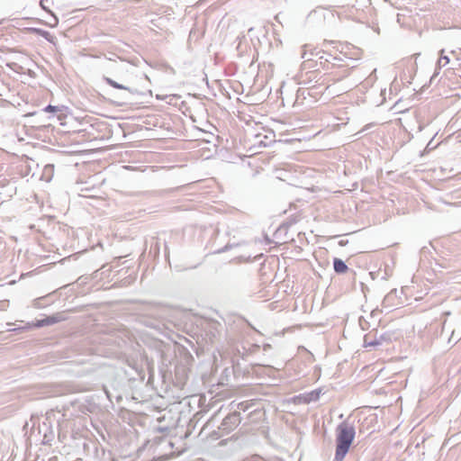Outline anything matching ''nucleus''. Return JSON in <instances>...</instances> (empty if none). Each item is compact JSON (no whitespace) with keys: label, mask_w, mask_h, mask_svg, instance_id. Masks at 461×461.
Returning a JSON list of instances; mask_svg holds the SVG:
<instances>
[{"label":"nucleus","mask_w":461,"mask_h":461,"mask_svg":"<svg viewBox=\"0 0 461 461\" xmlns=\"http://www.w3.org/2000/svg\"><path fill=\"white\" fill-rule=\"evenodd\" d=\"M189 314L182 310L166 305L151 303L140 322L170 339L173 334L185 330Z\"/></svg>","instance_id":"nucleus-1"},{"label":"nucleus","mask_w":461,"mask_h":461,"mask_svg":"<svg viewBox=\"0 0 461 461\" xmlns=\"http://www.w3.org/2000/svg\"><path fill=\"white\" fill-rule=\"evenodd\" d=\"M336 451L334 461H342L355 438V428L347 421L340 422L336 429Z\"/></svg>","instance_id":"nucleus-2"},{"label":"nucleus","mask_w":461,"mask_h":461,"mask_svg":"<svg viewBox=\"0 0 461 461\" xmlns=\"http://www.w3.org/2000/svg\"><path fill=\"white\" fill-rule=\"evenodd\" d=\"M131 387H137L142 384L145 379V370L142 364L137 362L129 363L128 369L124 371Z\"/></svg>","instance_id":"nucleus-3"},{"label":"nucleus","mask_w":461,"mask_h":461,"mask_svg":"<svg viewBox=\"0 0 461 461\" xmlns=\"http://www.w3.org/2000/svg\"><path fill=\"white\" fill-rule=\"evenodd\" d=\"M241 420L242 418L240 413L236 410L226 415L221 425L218 427L219 430L221 431V436L228 435L232 432L240 424Z\"/></svg>","instance_id":"nucleus-4"},{"label":"nucleus","mask_w":461,"mask_h":461,"mask_svg":"<svg viewBox=\"0 0 461 461\" xmlns=\"http://www.w3.org/2000/svg\"><path fill=\"white\" fill-rule=\"evenodd\" d=\"M357 203H337L335 208L336 221H348L357 212Z\"/></svg>","instance_id":"nucleus-5"},{"label":"nucleus","mask_w":461,"mask_h":461,"mask_svg":"<svg viewBox=\"0 0 461 461\" xmlns=\"http://www.w3.org/2000/svg\"><path fill=\"white\" fill-rule=\"evenodd\" d=\"M63 320L64 319L62 318L60 313H56V314L47 316L41 320H36L35 322H32V324L29 323L28 326L14 328V329H13V331H21V330H28L32 327L42 328L45 326L53 325V324L58 323Z\"/></svg>","instance_id":"nucleus-6"},{"label":"nucleus","mask_w":461,"mask_h":461,"mask_svg":"<svg viewBox=\"0 0 461 461\" xmlns=\"http://www.w3.org/2000/svg\"><path fill=\"white\" fill-rule=\"evenodd\" d=\"M303 218V214L301 212L299 211H296L294 213H292L291 215H289V217L286 219L285 221H284L280 226L279 228L276 230V231L275 232V236L278 239L281 238V234L284 232L285 234H286L287 232V230L290 226L297 223L298 221H300Z\"/></svg>","instance_id":"nucleus-7"},{"label":"nucleus","mask_w":461,"mask_h":461,"mask_svg":"<svg viewBox=\"0 0 461 461\" xmlns=\"http://www.w3.org/2000/svg\"><path fill=\"white\" fill-rule=\"evenodd\" d=\"M255 405H256L255 400L244 401V402H240L238 403H236L235 402H232L230 403V407H231L232 411L236 410L240 413V411L246 412V411H249L248 417H249L250 415H252L253 413H255L257 411V409L251 410Z\"/></svg>","instance_id":"nucleus-8"},{"label":"nucleus","mask_w":461,"mask_h":461,"mask_svg":"<svg viewBox=\"0 0 461 461\" xmlns=\"http://www.w3.org/2000/svg\"><path fill=\"white\" fill-rule=\"evenodd\" d=\"M321 392V389H315L309 393L300 394L298 397L302 400L303 403H310L312 402H316L319 400Z\"/></svg>","instance_id":"nucleus-9"},{"label":"nucleus","mask_w":461,"mask_h":461,"mask_svg":"<svg viewBox=\"0 0 461 461\" xmlns=\"http://www.w3.org/2000/svg\"><path fill=\"white\" fill-rule=\"evenodd\" d=\"M333 268L339 275L345 274L348 270V267L345 261L338 258H334L333 259Z\"/></svg>","instance_id":"nucleus-10"},{"label":"nucleus","mask_w":461,"mask_h":461,"mask_svg":"<svg viewBox=\"0 0 461 461\" xmlns=\"http://www.w3.org/2000/svg\"><path fill=\"white\" fill-rule=\"evenodd\" d=\"M124 65L122 60L117 62L116 60H113L112 59H108L104 68L113 72H119L122 70V67Z\"/></svg>","instance_id":"nucleus-11"},{"label":"nucleus","mask_w":461,"mask_h":461,"mask_svg":"<svg viewBox=\"0 0 461 461\" xmlns=\"http://www.w3.org/2000/svg\"><path fill=\"white\" fill-rule=\"evenodd\" d=\"M349 68L343 69L342 71H339L336 73H331L329 77V82L332 81L333 83H336L345 77H347L349 75Z\"/></svg>","instance_id":"nucleus-12"},{"label":"nucleus","mask_w":461,"mask_h":461,"mask_svg":"<svg viewBox=\"0 0 461 461\" xmlns=\"http://www.w3.org/2000/svg\"><path fill=\"white\" fill-rule=\"evenodd\" d=\"M104 80L106 82L107 85H109L110 86H112L113 88L127 90V91H129L131 94L133 93V90L131 89L130 87H128L126 86H123L122 84H119L116 81H114L113 79H112V78H110L108 77H104Z\"/></svg>","instance_id":"nucleus-13"},{"label":"nucleus","mask_w":461,"mask_h":461,"mask_svg":"<svg viewBox=\"0 0 461 461\" xmlns=\"http://www.w3.org/2000/svg\"><path fill=\"white\" fill-rule=\"evenodd\" d=\"M175 372L177 383L179 384H184L187 378V373L185 368L184 366H176Z\"/></svg>","instance_id":"nucleus-14"},{"label":"nucleus","mask_w":461,"mask_h":461,"mask_svg":"<svg viewBox=\"0 0 461 461\" xmlns=\"http://www.w3.org/2000/svg\"><path fill=\"white\" fill-rule=\"evenodd\" d=\"M30 30L32 32H33L34 33H36L37 35L43 37L50 42L52 41V36L50 35V33L49 32L44 31L42 29H39V28H31Z\"/></svg>","instance_id":"nucleus-15"},{"label":"nucleus","mask_w":461,"mask_h":461,"mask_svg":"<svg viewBox=\"0 0 461 461\" xmlns=\"http://www.w3.org/2000/svg\"><path fill=\"white\" fill-rule=\"evenodd\" d=\"M378 345H381V342L380 340H378L377 339H369V336L368 335H365L364 337V347H375V346H378Z\"/></svg>","instance_id":"nucleus-16"},{"label":"nucleus","mask_w":461,"mask_h":461,"mask_svg":"<svg viewBox=\"0 0 461 461\" xmlns=\"http://www.w3.org/2000/svg\"><path fill=\"white\" fill-rule=\"evenodd\" d=\"M449 63V58L446 55H444V50H440V57L438 60V67L443 68L447 66Z\"/></svg>","instance_id":"nucleus-17"},{"label":"nucleus","mask_w":461,"mask_h":461,"mask_svg":"<svg viewBox=\"0 0 461 461\" xmlns=\"http://www.w3.org/2000/svg\"><path fill=\"white\" fill-rule=\"evenodd\" d=\"M53 167V165H47L44 167L43 177H45V179L50 180L51 178Z\"/></svg>","instance_id":"nucleus-18"},{"label":"nucleus","mask_w":461,"mask_h":461,"mask_svg":"<svg viewBox=\"0 0 461 461\" xmlns=\"http://www.w3.org/2000/svg\"><path fill=\"white\" fill-rule=\"evenodd\" d=\"M359 326L363 330H368L370 327L369 322L365 320L363 317L359 318Z\"/></svg>","instance_id":"nucleus-19"},{"label":"nucleus","mask_w":461,"mask_h":461,"mask_svg":"<svg viewBox=\"0 0 461 461\" xmlns=\"http://www.w3.org/2000/svg\"><path fill=\"white\" fill-rule=\"evenodd\" d=\"M234 247V245L232 244H230V243H227L224 247L221 248V249H218L214 251V253L216 254H220V253H223V252H226L228 250H230V249H232Z\"/></svg>","instance_id":"nucleus-20"},{"label":"nucleus","mask_w":461,"mask_h":461,"mask_svg":"<svg viewBox=\"0 0 461 461\" xmlns=\"http://www.w3.org/2000/svg\"><path fill=\"white\" fill-rule=\"evenodd\" d=\"M339 61H341V59L333 57L332 61L330 63L333 67H338V68L348 67V65L340 64Z\"/></svg>","instance_id":"nucleus-21"},{"label":"nucleus","mask_w":461,"mask_h":461,"mask_svg":"<svg viewBox=\"0 0 461 461\" xmlns=\"http://www.w3.org/2000/svg\"><path fill=\"white\" fill-rule=\"evenodd\" d=\"M170 429L171 428L169 426H158L155 429V430L158 432H160V433H167V432H169Z\"/></svg>","instance_id":"nucleus-22"},{"label":"nucleus","mask_w":461,"mask_h":461,"mask_svg":"<svg viewBox=\"0 0 461 461\" xmlns=\"http://www.w3.org/2000/svg\"><path fill=\"white\" fill-rule=\"evenodd\" d=\"M44 112H48V113H55V112H58L59 111V108L58 106H54V105H51V104H49L47 105L44 110Z\"/></svg>","instance_id":"nucleus-23"},{"label":"nucleus","mask_w":461,"mask_h":461,"mask_svg":"<svg viewBox=\"0 0 461 461\" xmlns=\"http://www.w3.org/2000/svg\"><path fill=\"white\" fill-rule=\"evenodd\" d=\"M308 45H303V52H302V59H311V58L308 56Z\"/></svg>","instance_id":"nucleus-24"},{"label":"nucleus","mask_w":461,"mask_h":461,"mask_svg":"<svg viewBox=\"0 0 461 461\" xmlns=\"http://www.w3.org/2000/svg\"><path fill=\"white\" fill-rule=\"evenodd\" d=\"M48 2V0H41L40 1V6L46 12L51 14V11L48 8V6L46 5V3Z\"/></svg>","instance_id":"nucleus-25"},{"label":"nucleus","mask_w":461,"mask_h":461,"mask_svg":"<svg viewBox=\"0 0 461 461\" xmlns=\"http://www.w3.org/2000/svg\"><path fill=\"white\" fill-rule=\"evenodd\" d=\"M258 350H259V346L258 345H257V344L251 345V347L249 348L250 352H256Z\"/></svg>","instance_id":"nucleus-26"},{"label":"nucleus","mask_w":461,"mask_h":461,"mask_svg":"<svg viewBox=\"0 0 461 461\" xmlns=\"http://www.w3.org/2000/svg\"><path fill=\"white\" fill-rule=\"evenodd\" d=\"M395 210L397 211L398 214H405L406 213L404 207H402V208L397 207V208H395Z\"/></svg>","instance_id":"nucleus-27"},{"label":"nucleus","mask_w":461,"mask_h":461,"mask_svg":"<svg viewBox=\"0 0 461 461\" xmlns=\"http://www.w3.org/2000/svg\"><path fill=\"white\" fill-rule=\"evenodd\" d=\"M348 243V240H340L339 241V245L340 247H344V246H346Z\"/></svg>","instance_id":"nucleus-28"},{"label":"nucleus","mask_w":461,"mask_h":461,"mask_svg":"<svg viewBox=\"0 0 461 461\" xmlns=\"http://www.w3.org/2000/svg\"><path fill=\"white\" fill-rule=\"evenodd\" d=\"M271 348H272L271 345L268 344V343H266V344L263 345V350L264 351H267V350L271 349Z\"/></svg>","instance_id":"nucleus-29"},{"label":"nucleus","mask_w":461,"mask_h":461,"mask_svg":"<svg viewBox=\"0 0 461 461\" xmlns=\"http://www.w3.org/2000/svg\"><path fill=\"white\" fill-rule=\"evenodd\" d=\"M387 335L386 334H382L379 339H377L378 340H380V342L382 343L383 340H386L387 339Z\"/></svg>","instance_id":"nucleus-30"},{"label":"nucleus","mask_w":461,"mask_h":461,"mask_svg":"<svg viewBox=\"0 0 461 461\" xmlns=\"http://www.w3.org/2000/svg\"><path fill=\"white\" fill-rule=\"evenodd\" d=\"M104 391H105V394H106L107 398H108L110 401H112V397H113V396H112L111 393H110L108 390H106V389H105Z\"/></svg>","instance_id":"nucleus-31"},{"label":"nucleus","mask_w":461,"mask_h":461,"mask_svg":"<svg viewBox=\"0 0 461 461\" xmlns=\"http://www.w3.org/2000/svg\"><path fill=\"white\" fill-rule=\"evenodd\" d=\"M122 397L121 395L116 396V400H117V402L121 401V400H122Z\"/></svg>","instance_id":"nucleus-32"},{"label":"nucleus","mask_w":461,"mask_h":461,"mask_svg":"<svg viewBox=\"0 0 461 461\" xmlns=\"http://www.w3.org/2000/svg\"><path fill=\"white\" fill-rule=\"evenodd\" d=\"M400 20H401V15H400V14H398V15H397V22H398V23H400Z\"/></svg>","instance_id":"nucleus-33"},{"label":"nucleus","mask_w":461,"mask_h":461,"mask_svg":"<svg viewBox=\"0 0 461 461\" xmlns=\"http://www.w3.org/2000/svg\"><path fill=\"white\" fill-rule=\"evenodd\" d=\"M289 204H290V210H292L293 205H295V203H290Z\"/></svg>","instance_id":"nucleus-34"},{"label":"nucleus","mask_w":461,"mask_h":461,"mask_svg":"<svg viewBox=\"0 0 461 461\" xmlns=\"http://www.w3.org/2000/svg\"><path fill=\"white\" fill-rule=\"evenodd\" d=\"M54 20H55V25H56L58 23V18L54 17Z\"/></svg>","instance_id":"nucleus-35"}]
</instances>
